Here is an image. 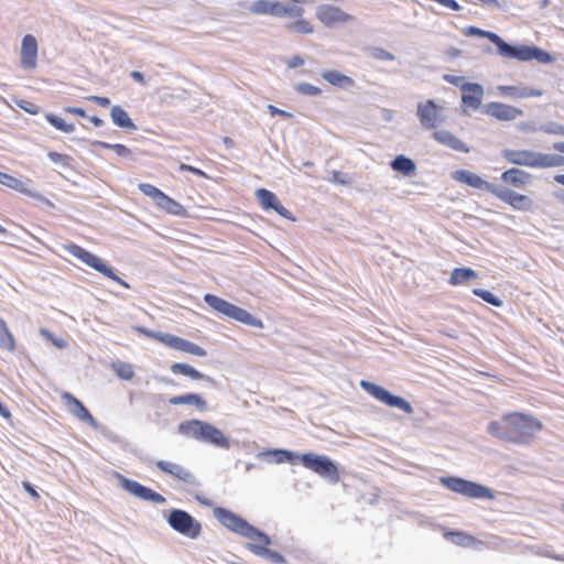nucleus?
Segmentation results:
<instances>
[{"instance_id": "f257e3e1", "label": "nucleus", "mask_w": 564, "mask_h": 564, "mask_svg": "<svg viewBox=\"0 0 564 564\" xmlns=\"http://www.w3.org/2000/svg\"><path fill=\"white\" fill-rule=\"evenodd\" d=\"M541 430L538 419L521 412L506 414L487 426L490 435L513 444H528Z\"/></svg>"}, {"instance_id": "f03ea898", "label": "nucleus", "mask_w": 564, "mask_h": 564, "mask_svg": "<svg viewBox=\"0 0 564 564\" xmlns=\"http://www.w3.org/2000/svg\"><path fill=\"white\" fill-rule=\"evenodd\" d=\"M178 432L185 436L218 448L229 449L231 446L229 438L221 430L205 421L189 420L182 422L178 425Z\"/></svg>"}, {"instance_id": "7ed1b4c3", "label": "nucleus", "mask_w": 564, "mask_h": 564, "mask_svg": "<svg viewBox=\"0 0 564 564\" xmlns=\"http://www.w3.org/2000/svg\"><path fill=\"white\" fill-rule=\"evenodd\" d=\"M502 158L509 163L536 169H550L564 166V155L542 153L532 150H511L501 151Z\"/></svg>"}, {"instance_id": "20e7f679", "label": "nucleus", "mask_w": 564, "mask_h": 564, "mask_svg": "<svg viewBox=\"0 0 564 564\" xmlns=\"http://www.w3.org/2000/svg\"><path fill=\"white\" fill-rule=\"evenodd\" d=\"M214 517L228 530L240 534L251 542L257 541L264 545L271 544V539L264 532L248 523L245 519L223 507L214 508Z\"/></svg>"}, {"instance_id": "39448f33", "label": "nucleus", "mask_w": 564, "mask_h": 564, "mask_svg": "<svg viewBox=\"0 0 564 564\" xmlns=\"http://www.w3.org/2000/svg\"><path fill=\"white\" fill-rule=\"evenodd\" d=\"M492 43L497 46L498 54L505 58H513L522 62L532 59H536L540 63L552 62V56L547 52L535 46L511 45L503 41L498 34Z\"/></svg>"}, {"instance_id": "423d86ee", "label": "nucleus", "mask_w": 564, "mask_h": 564, "mask_svg": "<svg viewBox=\"0 0 564 564\" xmlns=\"http://www.w3.org/2000/svg\"><path fill=\"white\" fill-rule=\"evenodd\" d=\"M440 482L448 490L474 499H494V492L486 486L463 479L460 477H442Z\"/></svg>"}, {"instance_id": "0eeeda50", "label": "nucleus", "mask_w": 564, "mask_h": 564, "mask_svg": "<svg viewBox=\"0 0 564 564\" xmlns=\"http://www.w3.org/2000/svg\"><path fill=\"white\" fill-rule=\"evenodd\" d=\"M303 466L318 476L336 484L339 481V474L334 462L325 455L305 453L300 457Z\"/></svg>"}, {"instance_id": "6e6552de", "label": "nucleus", "mask_w": 564, "mask_h": 564, "mask_svg": "<svg viewBox=\"0 0 564 564\" xmlns=\"http://www.w3.org/2000/svg\"><path fill=\"white\" fill-rule=\"evenodd\" d=\"M64 249L75 258L79 259L83 263L104 274L105 276L118 282L124 288H129L128 283H126L121 278H119L113 270L108 267L99 257L90 253L84 248L77 245H67L64 246Z\"/></svg>"}, {"instance_id": "1a4fd4ad", "label": "nucleus", "mask_w": 564, "mask_h": 564, "mask_svg": "<svg viewBox=\"0 0 564 564\" xmlns=\"http://www.w3.org/2000/svg\"><path fill=\"white\" fill-rule=\"evenodd\" d=\"M360 387L377 401L390 408H397L406 414H412L414 412V409L410 402H408L402 397L391 394L386 388L377 383L368 380H361Z\"/></svg>"}, {"instance_id": "9d476101", "label": "nucleus", "mask_w": 564, "mask_h": 564, "mask_svg": "<svg viewBox=\"0 0 564 564\" xmlns=\"http://www.w3.org/2000/svg\"><path fill=\"white\" fill-rule=\"evenodd\" d=\"M166 522L175 532L186 538L195 540L200 535L202 524L184 510H171Z\"/></svg>"}, {"instance_id": "9b49d317", "label": "nucleus", "mask_w": 564, "mask_h": 564, "mask_svg": "<svg viewBox=\"0 0 564 564\" xmlns=\"http://www.w3.org/2000/svg\"><path fill=\"white\" fill-rule=\"evenodd\" d=\"M316 19L326 28L334 29L351 23L355 18L341 8L333 4H321L315 10Z\"/></svg>"}, {"instance_id": "f8f14e48", "label": "nucleus", "mask_w": 564, "mask_h": 564, "mask_svg": "<svg viewBox=\"0 0 564 564\" xmlns=\"http://www.w3.org/2000/svg\"><path fill=\"white\" fill-rule=\"evenodd\" d=\"M143 195L151 198V200L158 208L164 210L170 215L185 216L186 214L185 208L180 203L172 199L162 191H160L159 188L151 184H143Z\"/></svg>"}, {"instance_id": "ddd939ff", "label": "nucleus", "mask_w": 564, "mask_h": 564, "mask_svg": "<svg viewBox=\"0 0 564 564\" xmlns=\"http://www.w3.org/2000/svg\"><path fill=\"white\" fill-rule=\"evenodd\" d=\"M443 107L437 106L433 100L429 99L417 105V118L421 126L425 129H434L443 121L441 116Z\"/></svg>"}, {"instance_id": "4468645a", "label": "nucleus", "mask_w": 564, "mask_h": 564, "mask_svg": "<svg viewBox=\"0 0 564 564\" xmlns=\"http://www.w3.org/2000/svg\"><path fill=\"white\" fill-rule=\"evenodd\" d=\"M494 195L509 204L516 210L528 212L533 207V200L529 196L519 194L503 186L498 185Z\"/></svg>"}, {"instance_id": "2eb2a0df", "label": "nucleus", "mask_w": 564, "mask_h": 564, "mask_svg": "<svg viewBox=\"0 0 564 564\" xmlns=\"http://www.w3.org/2000/svg\"><path fill=\"white\" fill-rule=\"evenodd\" d=\"M61 399L67 408L68 412L82 422H86L91 426L96 425V420L80 400L69 392H63Z\"/></svg>"}, {"instance_id": "dca6fc26", "label": "nucleus", "mask_w": 564, "mask_h": 564, "mask_svg": "<svg viewBox=\"0 0 564 564\" xmlns=\"http://www.w3.org/2000/svg\"><path fill=\"white\" fill-rule=\"evenodd\" d=\"M204 300L215 312L227 317H252L247 311L215 295L206 294Z\"/></svg>"}, {"instance_id": "f3484780", "label": "nucleus", "mask_w": 564, "mask_h": 564, "mask_svg": "<svg viewBox=\"0 0 564 564\" xmlns=\"http://www.w3.org/2000/svg\"><path fill=\"white\" fill-rule=\"evenodd\" d=\"M482 111L486 115L501 121H511L517 119L518 117L523 116V111L521 109L510 105L495 101L486 104L482 107Z\"/></svg>"}, {"instance_id": "a211bd4d", "label": "nucleus", "mask_w": 564, "mask_h": 564, "mask_svg": "<svg viewBox=\"0 0 564 564\" xmlns=\"http://www.w3.org/2000/svg\"><path fill=\"white\" fill-rule=\"evenodd\" d=\"M453 178L457 182L464 183L470 187L484 189L491 194L496 193L498 185L482 180L478 174L468 170H457L453 173Z\"/></svg>"}, {"instance_id": "6ab92c4d", "label": "nucleus", "mask_w": 564, "mask_h": 564, "mask_svg": "<svg viewBox=\"0 0 564 564\" xmlns=\"http://www.w3.org/2000/svg\"><path fill=\"white\" fill-rule=\"evenodd\" d=\"M462 102L464 106L477 110L481 106L485 94L484 87L477 83H464L460 86Z\"/></svg>"}, {"instance_id": "aec40b11", "label": "nucleus", "mask_w": 564, "mask_h": 564, "mask_svg": "<svg viewBox=\"0 0 564 564\" xmlns=\"http://www.w3.org/2000/svg\"><path fill=\"white\" fill-rule=\"evenodd\" d=\"M155 464L162 471L172 475L173 477L184 481L187 485H199L196 476L180 464L166 460H158Z\"/></svg>"}, {"instance_id": "412c9836", "label": "nucleus", "mask_w": 564, "mask_h": 564, "mask_svg": "<svg viewBox=\"0 0 564 564\" xmlns=\"http://www.w3.org/2000/svg\"><path fill=\"white\" fill-rule=\"evenodd\" d=\"M37 41L32 34H26L21 45V66L25 69L36 67Z\"/></svg>"}, {"instance_id": "4be33fe9", "label": "nucleus", "mask_w": 564, "mask_h": 564, "mask_svg": "<svg viewBox=\"0 0 564 564\" xmlns=\"http://www.w3.org/2000/svg\"><path fill=\"white\" fill-rule=\"evenodd\" d=\"M321 76L328 84L341 89H349L355 86V80L351 77L336 69L322 70Z\"/></svg>"}, {"instance_id": "5701e85b", "label": "nucleus", "mask_w": 564, "mask_h": 564, "mask_svg": "<svg viewBox=\"0 0 564 564\" xmlns=\"http://www.w3.org/2000/svg\"><path fill=\"white\" fill-rule=\"evenodd\" d=\"M143 335L152 336L156 338L159 341L164 344L167 347H171L173 349L180 350V351H187L189 340L184 339L182 337L172 335V334H163V333H150L143 329Z\"/></svg>"}, {"instance_id": "b1692460", "label": "nucleus", "mask_w": 564, "mask_h": 564, "mask_svg": "<svg viewBox=\"0 0 564 564\" xmlns=\"http://www.w3.org/2000/svg\"><path fill=\"white\" fill-rule=\"evenodd\" d=\"M0 184L8 186L19 193L25 194L31 197L41 198V195L30 188V181L24 182L12 175L2 173Z\"/></svg>"}, {"instance_id": "393cba45", "label": "nucleus", "mask_w": 564, "mask_h": 564, "mask_svg": "<svg viewBox=\"0 0 564 564\" xmlns=\"http://www.w3.org/2000/svg\"><path fill=\"white\" fill-rule=\"evenodd\" d=\"M433 138L441 144H444L455 151H460L464 153L469 152L468 147H466L462 140H459L456 135L447 130L435 131L433 133Z\"/></svg>"}, {"instance_id": "a878e982", "label": "nucleus", "mask_w": 564, "mask_h": 564, "mask_svg": "<svg viewBox=\"0 0 564 564\" xmlns=\"http://www.w3.org/2000/svg\"><path fill=\"white\" fill-rule=\"evenodd\" d=\"M267 546L268 545H264L257 541L247 543V549L258 556L265 557L267 560H269L270 562H272L274 564H282L285 562V558L282 554H280L279 552L269 550Z\"/></svg>"}, {"instance_id": "bb28decb", "label": "nucleus", "mask_w": 564, "mask_h": 564, "mask_svg": "<svg viewBox=\"0 0 564 564\" xmlns=\"http://www.w3.org/2000/svg\"><path fill=\"white\" fill-rule=\"evenodd\" d=\"M531 175L520 169H510L501 174V180L513 186H523L530 182Z\"/></svg>"}, {"instance_id": "cd10ccee", "label": "nucleus", "mask_w": 564, "mask_h": 564, "mask_svg": "<svg viewBox=\"0 0 564 564\" xmlns=\"http://www.w3.org/2000/svg\"><path fill=\"white\" fill-rule=\"evenodd\" d=\"M390 166L393 171L399 172L404 176H411L416 171L414 161L403 154L397 155L390 162Z\"/></svg>"}, {"instance_id": "c85d7f7f", "label": "nucleus", "mask_w": 564, "mask_h": 564, "mask_svg": "<svg viewBox=\"0 0 564 564\" xmlns=\"http://www.w3.org/2000/svg\"><path fill=\"white\" fill-rule=\"evenodd\" d=\"M111 119L116 126L119 128L128 129V130H137V126L130 119L128 112L120 106H113L111 108Z\"/></svg>"}, {"instance_id": "c756f323", "label": "nucleus", "mask_w": 564, "mask_h": 564, "mask_svg": "<svg viewBox=\"0 0 564 564\" xmlns=\"http://www.w3.org/2000/svg\"><path fill=\"white\" fill-rule=\"evenodd\" d=\"M258 458L272 457V460L275 464H282L285 462H293L297 456L290 451L278 448V449H268L260 452Z\"/></svg>"}, {"instance_id": "7c9ffc66", "label": "nucleus", "mask_w": 564, "mask_h": 564, "mask_svg": "<svg viewBox=\"0 0 564 564\" xmlns=\"http://www.w3.org/2000/svg\"><path fill=\"white\" fill-rule=\"evenodd\" d=\"M477 278L478 273L470 268H455L452 271L449 283L452 285H460Z\"/></svg>"}, {"instance_id": "2f4dec72", "label": "nucleus", "mask_w": 564, "mask_h": 564, "mask_svg": "<svg viewBox=\"0 0 564 564\" xmlns=\"http://www.w3.org/2000/svg\"><path fill=\"white\" fill-rule=\"evenodd\" d=\"M169 402L173 405L189 404L200 410H204L206 408V401L199 394L196 393L176 395L171 398Z\"/></svg>"}, {"instance_id": "473e14b6", "label": "nucleus", "mask_w": 564, "mask_h": 564, "mask_svg": "<svg viewBox=\"0 0 564 564\" xmlns=\"http://www.w3.org/2000/svg\"><path fill=\"white\" fill-rule=\"evenodd\" d=\"M171 371L175 375L189 377L193 380H202L205 378V376L198 370H196L194 367L183 362L173 364L171 366Z\"/></svg>"}, {"instance_id": "72a5a7b5", "label": "nucleus", "mask_w": 564, "mask_h": 564, "mask_svg": "<svg viewBox=\"0 0 564 564\" xmlns=\"http://www.w3.org/2000/svg\"><path fill=\"white\" fill-rule=\"evenodd\" d=\"M444 536L453 543L465 547L473 546L477 542L475 538L459 531H448Z\"/></svg>"}, {"instance_id": "f704fd0d", "label": "nucleus", "mask_w": 564, "mask_h": 564, "mask_svg": "<svg viewBox=\"0 0 564 564\" xmlns=\"http://www.w3.org/2000/svg\"><path fill=\"white\" fill-rule=\"evenodd\" d=\"M258 202L264 209H273L279 202L276 195L265 188H259L254 193Z\"/></svg>"}, {"instance_id": "c9c22d12", "label": "nucleus", "mask_w": 564, "mask_h": 564, "mask_svg": "<svg viewBox=\"0 0 564 564\" xmlns=\"http://www.w3.org/2000/svg\"><path fill=\"white\" fill-rule=\"evenodd\" d=\"M285 29L290 32L300 34H311L314 32L313 25L301 18H295V21L285 24Z\"/></svg>"}, {"instance_id": "e433bc0d", "label": "nucleus", "mask_w": 564, "mask_h": 564, "mask_svg": "<svg viewBox=\"0 0 564 564\" xmlns=\"http://www.w3.org/2000/svg\"><path fill=\"white\" fill-rule=\"evenodd\" d=\"M0 348L12 351L15 348L14 338L3 319H0Z\"/></svg>"}, {"instance_id": "4c0bfd02", "label": "nucleus", "mask_w": 564, "mask_h": 564, "mask_svg": "<svg viewBox=\"0 0 564 564\" xmlns=\"http://www.w3.org/2000/svg\"><path fill=\"white\" fill-rule=\"evenodd\" d=\"M273 10V1L271 0H257L249 7V11L257 15H271Z\"/></svg>"}, {"instance_id": "58836bf2", "label": "nucleus", "mask_w": 564, "mask_h": 564, "mask_svg": "<svg viewBox=\"0 0 564 564\" xmlns=\"http://www.w3.org/2000/svg\"><path fill=\"white\" fill-rule=\"evenodd\" d=\"M45 118L54 128H56L59 131H63L65 133H72L75 130V126L73 123H67L62 118L53 113H47Z\"/></svg>"}, {"instance_id": "ea45409f", "label": "nucleus", "mask_w": 564, "mask_h": 564, "mask_svg": "<svg viewBox=\"0 0 564 564\" xmlns=\"http://www.w3.org/2000/svg\"><path fill=\"white\" fill-rule=\"evenodd\" d=\"M112 368L118 377L129 380L133 377L132 366L126 362H115Z\"/></svg>"}, {"instance_id": "a19ab883", "label": "nucleus", "mask_w": 564, "mask_h": 564, "mask_svg": "<svg viewBox=\"0 0 564 564\" xmlns=\"http://www.w3.org/2000/svg\"><path fill=\"white\" fill-rule=\"evenodd\" d=\"M473 293L494 306L502 305V301L487 290L474 289Z\"/></svg>"}, {"instance_id": "79ce46f5", "label": "nucleus", "mask_w": 564, "mask_h": 564, "mask_svg": "<svg viewBox=\"0 0 564 564\" xmlns=\"http://www.w3.org/2000/svg\"><path fill=\"white\" fill-rule=\"evenodd\" d=\"M296 91L304 96H318L322 89L308 83H299L295 85Z\"/></svg>"}, {"instance_id": "37998d69", "label": "nucleus", "mask_w": 564, "mask_h": 564, "mask_svg": "<svg viewBox=\"0 0 564 564\" xmlns=\"http://www.w3.org/2000/svg\"><path fill=\"white\" fill-rule=\"evenodd\" d=\"M465 35L467 36H481V37H486L488 39L490 42H494L495 37H496V33L491 32V31H485V30H481L477 26H468L466 28L465 30Z\"/></svg>"}, {"instance_id": "c03bdc74", "label": "nucleus", "mask_w": 564, "mask_h": 564, "mask_svg": "<svg viewBox=\"0 0 564 564\" xmlns=\"http://www.w3.org/2000/svg\"><path fill=\"white\" fill-rule=\"evenodd\" d=\"M304 13V9L297 4H286L283 6V18H301Z\"/></svg>"}, {"instance_id": "a18cd8bd", "label": "nucleus", "mask_w": 564, "mask_h": 564, "mask_svg": "<svg viewBox=\"0 0 564 564\" xmlns=\"http://www.w3.org/2000/svg\"><path fill=\"white\" fill-rule=\"evenodd\" d=\"M41 334L47 340H50L55 347H57L59 349L66 348L68 345L66 339H64L62 337H54L53 334L51 332H48L47 329L42 328Z\"/></svg>"}, {"instance_id": "49530a36", "label": "nucleus", "mask_w": 564, "mask_h": 564, "mask_svg": "<svg viewBox=\"0 0 564 564\" xmlns=\"http://www.w3.org/2000/svg\"><path fill=\"white\" fill-rule=\"evenodd\" d=\"M371 56L376 59L380 61H394L395 56L391 52L381 48V47H373L371 50Z\"/></svg>"}, {"instance_id": "de8ad7c7", "label": "nucleus", "mask_w": 564, "mask_h": 564, "mask_svg": "<svg viewBox=\"0 0 564 564\" xmlns=\"http://www.w3.org/2000/svg\"><path fill=\"white\" fill-rule=\"evenodd\" d=\"M122 487L129 492L133 494L137 497H141V485L137 481H131L121 477Z\"/></svg>"}, {"instance_id": "09e8293b", "label": "nucleus", "mask_w": 564, "mask_h": 564, "mask_svg": "<svg viewBox=\"0 0 564 564\" xmlns=\"http://www.w3.org/2000/svg\"><path fill=\"white\" fill-rule=\"evenodd\" d=\"M143 500H151V501H153L155 503H159V505H162V503H164L166 501L165 498L162 495H160V494H158V492H155V491H153L150 488H147L144 486H143Z\"/></svg>"}, {"instance_id": "8fccbe9b", "label": "nucleus", "mask_w": 564, "mask_h": 564, "mask_svg": "<svg viewBox=\"0 0 564 564\" xmlns=\"http://www.w3.org/2000/svg\"><path fill=\"white\" fill-rule=\"evenodd\" d=\"M47 156L54 163H61L64 166L70 165L72 158L66 154L51 151L47 153Z\"/></svg>"}, {"instance_id": "3c124183", "label": "nucleus", "mask_w": 564, "mask_h": 564, "mask_svg": "<svg viewBox=\"0 0 564 564\" xmlns=\"http://www.w3.org/2000/svg\"><path fill=\"white\" fill-rule=\"evenodd\" d=\"M328 180H329V182L338 183L341 185L350 184V177H348L346 174L338 172V171H332L330 177Z\"/></svg>"}, {"instance_id": "603ef678", "label": "nucleus", "mask_w": 564, "mask_h": 564, "mask_svg": "<svg viewBox=\"0 0 564 564\" xmlns=\"http://www.w3.org/2000/svg\"><path fill=\"white\" fill-rule=\"evenodd\" d=\"M542 90L529 88V87H522L521 90L517 94L518 98H528V97H541Z\"/></svg>"}, {"instance_id": "864d4df0", "label": "nucleus", "mask_w": 564, "mask_h": 564, "mask_svg": "<svg viewBox=\"0 0 564 564\" xmlns=\"http://www.w3.org/2000/svg\"><path fill=\"white\" fill-rule=\"evenodd\" d=\"M497 89L501 95L510 96L513 98H518L517 94L521 90V88H519L517 86H503V85L498 86Z\"/></svg>"}, {"instance_id": "5fc2aeb1", "label": "nucleus", "mask_w": 564, "mask_h": 564, "mask_svg": "<svg viewBox=\"0 0 564 564\" xmlns=\"http://www.w3.org/2000/svg\"><path fill=\"white\" fill-rule=\"evenodd\" d=\"M186 352L198 357H205L207 355L204 348L192 341H189Z\"/></svg>"}, {"instance_id": "6e6d98bb", "label": "nucleus", "mask_w": 564, "mask_h": 564, "mask_svg": "<svg viewBox=\"0 0 564 564\" xmlns=\"http://www.w3.org/2000/svg\"><path fill=\"white\" fill-rule=\"evenodd\" d=\"M19 107L23 110H25L26 112L31 113V115H36L39 113V107L36 105H34L33 102H30V101H26V100H21L19 104Z\"/></svg>"}, {"instance_id": "4d7b16f0", "label": "nucleus", "mask_w": 564, "mask_h": 564, "mask_svg": "<svg viewBox=\"0 0 564 564\" xmlns=\"http://www.w3.org/2000/svg\"><path fill=\"white\" fill-rule=\"evenodd\" d=\"M268 111L270 112L271 116H282V117H285V118H291L292 115L285 110H282V109H279L276 108L275 106L273 105H268Z\"/></svg>"}, {"instance_id": "13d9d810", "label": "nucleus", "mask_w": 564, "mask_h": 564, "mask_svg": "<svg viewBox=\"0 0 564 564\" xmlns=\"http://www.w3.org/2000/svg\"><path fill=\"white\" fill-rule=\"evenodd\" d=\"M87 99L96 102L97 105H99L101 107H107L110 105V99L107 97L91 95V96H88Z\"/></svg>"}, {"instance_id": "bf43d9fd", "label": "nucleus", "mask_w": 564, "mask_h": 564, "mask_svg": "<svg viewBox=\"0 0 564 564\" xmlns=\"http://www.w3.org/2000/svg\"><path fill=\"white\" fill-rule=\"evenodd\" d=\"M444 79L452 84V85H455V86H462V84H464V78L462 76H456V75H449V74H446L444 75Z\"/></svg>"}, {"instance_id": "052dcab7", "label": "nucleus", "mask_w": 564, "mask_h": 564, "mask_svg": "<svg viewBox=\"0 0 564 564\" xmlns=\"http://www.w3.org/2000/svg\"><path fill=\"white\" fill-rule=\"evenodd\" d=\"M273 210L286 219H292L291 213L280 203V200L275 204Z\"/></svg>"}, {"instance_id": "680f3d73", "label": "nucleus", "mask_w": 564, "mask_h": 564, "mask_svg": "<svg viewBox=\"0 0 564 564\" xmlns=\"http://www.w3.org/2000/svg\"><path fill=\"white\" fill-rule=\"evenodd\" d=\"M283 6H284L283 2L273 1L272 17L283 18Z\"/></svg>"}, {"instance_id": "e2e57ef3", "label": "nucleus", "mask_w": 564, "mask_h": 564, "mask_svg": "<svg viewBox=\"0 0 564 564\" xmlns=\"http://www.w3.org/2000/svg\"><path fill=\"white\" fill-rule=\"evenodd\" d=\"M22 486L23 488L25 489V491L35 500L40 499V495L39 492L34 489V487L28 482V481H23L22 482Z\"/></svg>"}, {"instance_id": "0e129e2a", "label": "nucleus", "mask_w": 564, "mask_h": 564, "mask_svg": "<svg viewBox=\"0 0 564 564\" xmlns=\"http://www.w3.org/2000/svg\"><path fill=\"white\" fill-rule=\"evenodd\" d=\"M303 64H304V59L299 55H294L288 62V66L290 68H295V67L302 66Z\"/></svg>"}, {"instance_id": "69168bd1", "label": "nucleus", "mask_w": 564, "mask_h": 564, "mask_svg": "<svg viewBox=\"0 0 564 564\" xmlns=\"http://www.w3.org/2000/svg\"><path fill=\"white\" fill-rule=\"evenodd\" d=\"M112 150L120 156H124L130 153V150L123 144H112Z\"/></svg>"}, {"instance_id": "338daca9", "label": "nucleus", "mask_w": 564, "mask_h": 564, "mask_svg": "<svg viewBox=\"0 0 564 564\" xmlns=\"http://www.w3.org/2000/svg\"><path fill=\"white\" fill-rule=\"evenodd\" d=\"M180 169H181L182 171H189V172H192V173H194V174H196V175H198V176H204V177H206V174H205L202 170L196 169V167H194V166H191V165H187V164H181Z\"/></svg>"}, {"instance_id": "774afa93", "label": "nucleus", "mask_w": 564, "mask_h": 564, "mask_svg": "<svg viewBox=\"0 0 564 564\" xmlns=\"http://www.w3.org/2000/svg\"><path fill=\"white\" fill-rule=\"evenodd\" d=\"M64 112L66 113H74V115H78L80 117H85L86 116V112L83 108H79V107H65L63 109Z\"/></svg>"}]
</instances>
